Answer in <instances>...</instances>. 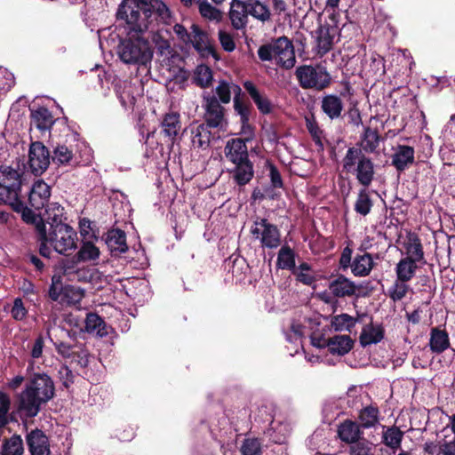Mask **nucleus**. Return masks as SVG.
Masks as SVG:
<instances>
[{
	"label": "nucleus",
	"mask_w": 455,
	"mask_h": 455,
	"mask_svg": "<svg viewBox=\"0 0 455 455\" xmlns=\"http://www.w3.org/2000/svg\"><path fill=\"white\" fill-rule=\"evenodd\" d=\"M116 16L118 21L124 22L127 31V37L118 44V57L125 64L147 67L151 63L154 52L142 35L160 24H170V8L162 0H122Z\"/></svg>",
	"instance_id": "1"
},
{
	"label": "nucleus",
	"mask_w": 455,
	"mask_h": 455,
	"mask_svg": "<svg viewBox=\"0 0 455 455\" xmlns=\"http://www.w3.org/2000/svg\"><path fill=\"white\" fill-rule=\"evenodd\" d=\"M55 391V384L51 376L45 372H34L20 395L19 410L24 411L28 418L36 417L42 405L54 398Z\"/></svg>",
	"instance_id": "2"
},
{
	"label": "nucleus",
	"mask_w": 455,
	"mask_h": 455,
	"mask_svg": "<svg viewBox=\"0 0 455 455\" xmlns=\"http://www.w3.org/2000/svg\"><path fill=\"white\" fill-rule=\"evenodd\" d=\"M257 53L261 61H274L285 70L291 69L296 64L293 43L286 36L272 38L261 44Z\"/></svg>",
	"instance_id": "3"
},
{
	"label": "nucleus",
	"mask_w": 455,
	"mask_h": 455,
	"mask_svg": "<svg viewBox=\"0 0 455 455\" xmlns=\"http://www.w3.org/2000/svg\"><path fill=\"white\" fill-rule=\"evenodd\" d=\"M342 171L352 174L357 182L368 188L375 180V164L371 157L361 153L359 148H347L342 159Z\"/></svg>",
	"instance_id": "4"
},
{
	"label": "nucleus",
	"mask_w": 455,
	"mask_h": 455,
	"mask_svg": "<svg viewBox=\"0 0 455 455\" xmlns=\"http://www.w3.org/2000/svg\"><path fill=\"white\" fill-rule=\"evenodd\" d=\"M340 16L339 12L333 10L332 12L329 14L328 20H325L324 24L320 25L316 31V42L317 54L319 56L323 57L328 53L332 49L334 43L339 41L340 37L347 38L344 32L347 27L353 26V23H349L348 25L344 23L340 27Z\"/></svg>",
	"instance_id": "5"
},
{
	"label": "nucleus",
	"mask_w": 455,
	"mask_h": 455,
	"mask_svg": "<svg viewBox=\"0 0 455 455\" xmlns=\"http://www.w3.org/2000/svg\"><path fill=\"white\" fill-rule=\"evenodd\" d=\"M63 208L58 206L50 223V244L53 246L54 250L60 254H67L68 250L76 248V233L69 225L62 222Z\"/></svg>",
	"instance_id": "6"
},
{
	"label": "nucleus",
	"mask_w": 455,
	"mask_h": 455,
	"mask_svg": "<svg viewBox=\"0 0 455 455\" xmlns=\"http://www.w3.org/2000/svg\"><path fill=\"white\" fill-rule=\"evenodd\" d=\"M295 76L302 89L323 91L331 84V76L326 68L318 65H301L296 68Z\"/></svg>",
	"instance_id": "7"
},
{
	"label": "nucleus",
	"mask_w": 455,
	"mask_h": 455,
	"mask_svg": "<svg viewBox=\"0 0 455 455\" xmlns=\"http://www.w3.org/2000/svg\"><path fill=\"white\" fill-rule=\"evenodd\" d=\"M250 233L254 240L259 242L263 249H276L281 245V231L266 218L256 217Z\"/></svg>",
	"instance_id": "8"
},
{
	"label": "nucleus",
	"mask_w": 455,
	"mask_h": 455,
	"mask_svg": "<svg viewBox=\"0 0 455 455\" xmlns=\"http://www.w3.org/2000/svg\"><path fill=\"white\" fill-rule=\"evenodd\" d=\"M21 175L11 166L0 168V204L16 199L21 188Z\"/></svg>",
	"instance_id": "9"
},
{
	"label": "nucleus",
	"mask_w": 455,
	"mask_h": 455,
	"mask_svg": "<svg viewBox=\"0 0 455 455\" xmlns=\"http://www.w3.org/2000/svg\"><path fill=\"white\" fill-rule=\"evenodd\" d=\"M51 153L41 141H31L28 149V168L35 176L42 175L49 167Z\"/></svg>",
	"instance_id": "10"
},
{
	"label": "nucleus",
	"mask_w": 455,
	"mask_h": 455,
	"mask_svg": "<svg viewBox=\"0 0 455 455\" xmlns=\"http://www.w3.org/2000/svg\"><path fill=\"white\" fill-rule=\"evenodd\" d=\"M203 107L204 108V124L206 127L221 128L227 123L225 119L226 109L216 96H204Z\"/></svg>",
	"instance_id": "11"
},
{
	"label": "nucleus",
	"mask_w": 455,
	"mask_h": 455,
	"mask_svg": "<svg viewBox=\"0 0 455 455\" xmlns=\"http://www.w3.org/2000/svg\"><path fill=\"white\" fill-rule=\"evenodd\" d=\"M191 38L189 43L192 44L195 50L203 58L212 56L216 60L220 59L215 46L209 42L207 32L204 31L197 24L191 26Z\"/></svg>",
	"instance_id": "12"
},
{
	"label": "nucleus",
	"mask_w": 455,
	"mask_h": 455,
	"mask_svg": "<svg viewBox=\"0 0 455 455\" xmlns=\"http://www.w3.org/2000/svg\"><path fill=\"white\" fill-rule=\"evenodd\" d=\"M243 87L261 115H271L275 111V106L273 101L268 98L267 93L264 91H261L252 81H244L243 83Z\"/></svg>",
	"instance_id": "13"
},
{
	"label": "nucleus",
	"mask_w": 455,
	"mask_h": 455,
	"mask_svg": "<svg viewBox=\"0 0 455 455\" xmlns=\"http://www.w3.org/2000/svg\"><path fill=\"white\" fill-rule=\"evenodd\" d=\"M26 443L31 455H51L49 437L39 428L27 434Z\"/></svg>",
	"instance_id": "14"
},
{
	"label": "nucleus",
	"mask_w": 455,
	"mask_h": 455,
	"mask_svg": "<svg viewBox=\"0 0 455 455\" xmlns=\"http://www.w3.org/2000/svg\"><path fill=\"white\" fill-rule=\"evenodd\" d=\"M381 140L383 139L377 129L365 126L360 135V140L355 146L348 148H359L363 155L374 154L377 152Z\"/></svg>",
	"instance_id": "15"
},
{
	"label": "nucleus",
	"mask_w": 455,
	"mask_h": 455,
	"mask_svg": "<svg viewBox=\"0 0 455 455\" xmlns=\"http://www.w3.org/2000/svg\"><path fill=\"white\" fill-rule=\"evenodd\" d=\"M51 196V187L43 180L36 181L28 194V203L35 210H41L47 205Z\"/></svg>",
	"instance_id": "16"
},
{
	"label": "nucleus",
	"mask_w": 455,
	"mask_h": 455,
	"mask_svg": "<svg viewBox=\"0 0 455 455\" xmlns=\"http://www.w3.org/2000/svg\"><path fill=\"white\" fill-rule=\"evenodd\" d=\"M233 164L234 167L228 170V172L234 183L240 188L249 184L254 177L253 163L250 159H247Z\"/></svg>",
	"instance_id": "17"
},
{
	"label": "nucleus",
	"mask_w": 455,
	"mask_h": 455,
	"mask_svg": "<svg viewBox=\"0 0 455 455\" xmlns=\"http://www.w3.org/2000/svg\"><path fill=\"white\" fill-rule=\"evenodd\" d=\"M56 119L52 113L45 107L30 109V129L36 128L40 132H50Z\"/></svg>",
	"instance_id": "18"
},
{
	"label": "nucleus",
	"mask_w": 455,
	"mask_h": 455,
	"mask_svg": "<svg viewBox=\"0 0 455 455\" xmlns=\"http://www.w3.org/2000/svg\"><path fill=\"white\" fill-rule=\"evenodd\" d=\"M248 140L249 139L243 140L241 138H236L231 139L227 142L224 152L227 159L230 163L235 164L237 162L250 159L248 148L246 145V141Z\"/></svg>",
	"instance_id": "19"
},
{
	"label": "nucleus",
	"mask_w": 455,
	"mask_h": 455,
	"mask_svg": "<svg viewBox=\"0 0 455 455\" xmlns=\"http://www.w3.org/2000/svg\"><path fill=\"white\" fill-rule=\"evenodd\" d=\"M414 148L408 145H397L392 155V165L397 172H403L415 162Z\"/></svg>",
	"instance_id": "20"
},
{
	"label": "nucleus",
	"mask_w": 455,
	"mask_h": 455,
	"mask_svg": "<svg viewBox=\"0 0 455 455\" xmlns=\"http://www.w3.org/2000/svg\"><path fill=\"white\" fill-rule=\"evenodd\" d=\"M337 435L341 442L349 444L362 438L363 431L357 421L347 419L339 424Z\"/></svg>",
	"instance_id": "21"
},
{
	"label": "nucleus",
	"mask_w": 455,
	"mask_h": 455,
	"mask_svg": "<svg viewBox=\"0 0 455 455\" xmlns=\"http://www.w3.org/2000/svg\"><path fill=\"white\" fill-rule=\"evenodd\" d=\"M105 243L113 256H119L128 251L126 234L119 228H113L105 234Z\"/></svg>",
	"instance_id": "22"
},
{
	"label": "nucleus",
	"mask_w": 455,
	"mask_h": 455,
	"mask_svg": "<svg viewBox=\"0 0 455 455\" xmlns=\"http://www.w3.org/2000/svg\"><path fill=\"white\" fill-rule=\"evenodd\" d=\"M329 289L335 298L352 297L355 294V283L342 274L330 282Z\"/></svg>",
	"instance_id": "23"
},
{
	"label": "nucleus",
	"mask_w": 455,
	"mask_h": 455,
	"mask_svg": "<svg viewBox=\"0 0 455 455\" xmlns=\"http://www.w3.org/2000/svg\"><path fill=\"white\" fill-rule=\"evenodd\" d=\"M162 133L174 144L181 130L180 115L177 112L167 113L161 121Z\"/></svg>",
	"instance_id": "24"
},
{
	"label": "nucleus",
	"mask_w": 455,
	"mask_h": 455,
	"mask_svg": "<svg viewBox=\"0 0 455 455\" xmlns=\"http://www.w3.org/2000/svg\"><path fill=\"white\" fill-rule=\"evenodd\" d=\"M228 17L232 27L235 30L245 28L248 23V13L245 3L243 0H232Z\"/></svg>",
	"instance_id": "25"
},
{
	"label": "nucleus",
	"mask_w": 455,
	"mask_h": 455,
	"mask_svg": "<svg viewBox=\"0 0 455 455\" xmlns=\"http://www.w3.org/2000/svg\"><path fill=\"white\" fill-rule=\"evenodd\" d=\"M109 330H112L108 326L104 319L95 312H89L86 314L84 319V328L81 331L87 333H96L100 337H106L109 333Z\"/></svg>",
	"instance_id": "26"
},
{
	"label": "nucleus",
	"mask_w": 455,
	"mask_h": 455,
	"mask_svg": "<svg viewBox=\"0 0 455 455\" xmlns=\"http://www.w3.org/2000/svg\"><path fill=\"white\" fill-rule=\"evenodd\" d=\"M321 109L331 120H334L341 117L344 104L339 96L327 94L321 100Z\"/></svg>",
	"instance_id": "27"
},
{
	"label": "nucleus",
	"mask_w": 455,
	"mask_h": 455,
	"mask_svg": "<svg viewBox=\"0 0 455 455\" xmlns=\"http://www.w3.org/2000/svg\"><path fill=\"white\" fill-rule=\"evenodd\" d=\"M403 246L407 255L405 258H410L417 263L426 262L421 240L416 233L410 232L407 235Z\"/></svg>",
	"instance_id": "28"
},
{
	"label": "nucleus",
	"mask_w": 455,
	"mask_h": 455,
	"mask_svg": "<svg viewBox=\"0 0 455 455\" xmlns=\"http://www.w3.org/2000/svg\"><path fill=\"white\" fill-rule=\"evenodd\" d=\"M382 428L381 443L395 453V451L401 449L404 432L396 426H383Z\"/></svg>",
	"instance_id": "29"
},
{
	"label": "nucleus",
	"mask_w": 455,
	"mask_h": 455,
	"mask_svg": "<svg viewBox=\"0 0 455 455\" xmlns=\"http://www.w3.org/2000/svg\"><path fill=\"white\" fill-rule=\"evenodd\" d=\"M385 330L381 324L374 325L372 323V317H371V323L366 324L360 335V343L363 347H366L371 344H377L384 339Z\"/></svg>",
	"instance_id": "30"
},
{
	"label": "nucleus",
	"mask_w": 455,
	"mask_h": 455,
	"mask_svg": "<svg viewBox=\"0 0 455 455\" xmlns=\"http://www.w3.org/2000/svg\"><path fill=\"white\" fill-rule=\"evenodd\" d=\"M374 267L373 258L371 253L365 252L362 255L357 254L351 265V271L355 276L365 277L370 275Z\"/></svg>",
	"instance_id": "31"
},
{
	"label": "nucleus",
	"mask_w": 455,
	"mask_h": 455,
	"mask_svg": "<svg viewBox=\"0 0 455 455\" xmlns=\"http://www.w3.org/2000/svg\"><path fill=\"white\" fill-rule=\"evenodd\" d=\"M244 3L248 16L251 15L262 23L271 20L272 13L269 6L266 3L260 0H245Z\"/></svg>",
	"instance_id": "32"
},
{
	"label": "nucleus",
	"mask_w": 455,
	"mask_h": 455,
	"mask_svg": "<svg viewBox=\"0 0 455 455\" xmlns=\"http://www.w3.org/2000/svg\"><path fill=\"white\" fill-rule=\"evenodd\" d=\"M429 347L433 353L441 354L450 347L449 334L444 329L434 327L430 331Z\"/></svg>",
	"instance_id": "33"
},
{
	"label": "nucleus",
	"mask_w": 455,
	"mask_h": 455,
	"mask_svg": "<svg viewBox=\"0 0 455 455\" xmlns=\"http://www.w3.org/2000/svg\"><path fill=\"white\" fill-rule=\"evenodd\" d=\"M380 411L377 405L370 404L359 411L358 424L363 429L375 427L379 423Z\"/></svg>",
	"instance_id": "34"
},
{
	"label": "nucleus",
	"mask_w": 455,
	"mask_h": 455,
	"mask_svg": "<svg viewBox=\"0 0 455 455\" xmlns=\"http://www.w3.org/2000/svg\"><path fill=\"white\" fill-rule=\"evenodd\" d=\"M329 351L332 355H344L354 347V340L348 335H335L327 342Z\"/></svg>",
	"instance_id": "35"
},
{
	"label": "nucleus",
	"mask_w": 455,
	"mask_h": 455,
	"mask_svg": "<svg viewBox=\"0 0 455 455\" xmlns=\"http://www.w3.org/2000/svg\"><path fill=\"white\" fill-rule=\"evenodd\" d=\"M24 451L23 439L20 435L14 434L2 440L1 455H23Z\"/></svg>",
	"instance_id": "36"
},
{
	"label": "nucleus",
	"mask_w": 455,
	"mask_h": 455,
	"mask_svg": "<svg viewBox=\"0 0 455 455\" xmlns=\"http://www.w3.org/2000/svg\"><path fill=\"white\" fill-rule=\"evenodd\" d=\"M296 252L288 244L283 245L277 254L276 266L278 268L293 272L296 269Z\"/></svg>",
	"instance_id": "37"
},
{
	"label": "nucleus",
	"mask_w": 455,
	"mask_h": 455,
	"mask_svg": "<svg viewBox=\"0 0 455 455\" xmlns=\"http://www.w3.org/2000/svg\"><path fill=\"white\" fill-rule=\"evenodd\" d=\"M417 269V262L410 258H403L395 266L396 278L408 283L414 277Z\"/></svg>",
	"instance_id": "38"
},
{
	"label": "nucleus",
	"mask_w": 455,
	"mask_h": 455,
	"mask_svg": "<svg viewBox=\"0 0 455 455\" xmlns=\"http://www.w3.org/2000/svg\"><path fill=\"white\" fill-rule=\"evenodd\" d=\"M233 108L235 112L240 117V124L243 130L251 129L250 124V117L252 107L250 102H246L243 99H233Z\"/></svg>",
	"instance_id": "39"
},
{
	"label": "nucleus",
	"mask_w": 455,
	"mask_h": 455,
	"mask_svg": "<svg viewBox=\"0 0 455 455\" xmlns=\"http://www.w3.org/2000/svg\"><path fill=\"white\" fill-rule=\"evenodd\" d=\"M36 240L39 243V253L41 256L49 259L52 253L51 248L48 246L50 243V235L46 229V224L44 220L36 223Z\"/></svg>",
	"instance_id": "40"
},
{
	"label": "nucleus",
	"mask_w": 455,
	"mask_h": 455,
	"mask_svg": "<svg viewBox=\"0 0 455 455\" xmlns=\"http://www.w3.org/2000/svg\"><path fill=\"white\" fill-rule=\"evenodd\" d=\"M73 151L64 144H58L51 154V161L57 165H72Z\"/></svg>",
	"instance_id": "41"
},
{
	"label": "nucleus",
	"mask_w": 455,
	"mask_h": 455,
	"mask_svg": "<svg viewBox=\"0 0 455 455\" xmlns=\"http://www.w3.org/2000/svg\"><path fill=\"white\" fill-rule=\"evenodd\" d=\"M373 206V202L370 196L367 188H363L359 190L357 198L355 202L354 209L356 213L366 216L368 215Z\"/></svg>",
	"instance_id": "42"
},
{
	"label": "nucleus",
	"mask_w": 455,
	"mask_h": 455,
	"mask_svg": "<svg viewBox=\"0 0 455 455\" xmlns=\"http://www.w3.org/2000/svg\"><path fill=\"white\" fill-rule=\"evenodd\" d=\"M359 318H354L347 313L336 315L331 317V325L336 331H347L351 332Z\"/></svg>",
	"instance_id": "43"
},
{
	"label": "nucleus",
	"mask_w": 455,
	"mask_h": 455,
	"mask_svg": "<svg viewBox=\"0 0 455 455\" xmlns=\"http://www.w3.org/2000/svg\"><path fill=\"white\" fill-rule=\"evenodd\" d=\"M198 12L200 15L209 20L220 22L223 18V12L212 5L207 0H197Z\"/></svg>",
	"instance_id": "44"
},
{
	"label": "nucleus",
	"mask_w": 455,
	"mask_h": 455,
	"mask_svg": "<svg viewBox=\"0 0 455 455\" xmlns=\"http://www.w3.org/2000/svg\"><path fill=\"white\" fill-rule=\"evenodd\" d=\"M194 83L201 88H208L212 84V72L206 65H199L195 71Z\"/></svg>",
	"instance_id": "45"
},
{
	"label": "nucleus",
	"mask_w": 455,
	"mask_h": 455,
	"mask_svg": "<svg viewBox=\"0 0 455 455\" xmlns=\"http://www.w3.org/2000/svg\"><path fill=\"white\" fill-rule=\"evenodd\" d=\"M207 128L204 124L197 126L192 139V143L195 147L205 149L210 146L212 134Z\"/></svg>",
	"instance_id": "46"
},
{
	"label": "nucleus",
	"mask_w": 455,
	"mask_h": 455,
	"mask_svg": "<svg viewBox=\"0 0 455 455\" xmlns=\"http://www.w3.org/2000/svg\"><path fill=\"white\" fill-rule=\"evenodd\" d=\"M100 250L92 242H85L76 253V257L78 261H88L98 259Z\"/></svg>",
	"instance_id": "47"
},
{
	"label": "nucleus",
	"mask_w": 455,
	"mask_h": 455,
	"mask_svg": "<svg viewBox=\"0 0 455 455\" xmlns=\"http://www.w3.org/2000/svg\"><path fill=\"white\" fill-rule=\"evenodd\" d=\"M410 290L407 282L400 281L398 278L394 282L393 285L388 289V297L394 301L402 300Z\"/></svg>",
	"instance_id": "48"
},
{
	"label": "nucleus",
	"mask_w": 455,
	"mask_h": 455,
	"mask_svg": "<svg viewBox=\"0 0 455 455\" xmlns=\"http://www.w3.org/2000/svg\"><path fill=\"white\" fill-rule=\"evenodd\" d=\"M372 443L363 436L355 443H350L348 448L349 455H371Z\"/></svg>",
	"instance_id": "49"
},
{
	"label": "nucleus",
	"mask_w": 455,
	"mask_h": 455,
	"mask_svg": "<svg viewBox=\"0 0 455 455\" xmlns=\"http://www.w3.org/2000/svg\"><path fill=\"white\" fill-rule=\"evenodd\" d=\"M76 289L72 285H65V286H54V284H51L48 290V296L52 301H58L60 297L63 295V298H68L69 295L75 294Z\"/></svg>",
	"instance_id": "50"
},
{
	"label": "nucleus",
	"mask_w": 455,
	"mask_h": 455,
	"mask_svg": "<svg viewBox=\"0 0 455 455\" xmlns=\"http://www.w3.org/2000/svg\"><path fill=\"white\" fill-rule=\"evenodd\" d=\"M11 408L9 395L0 391V428L5 427L9 423L8 414Z\"/></svg>",
	"instance_id": "51"
},
{
	"label": "nucleus",
	"mask_w": 455,
	"mask_h": 455,
	"mask_svg": "<svg viewBox=\"0 0 455 455\" xmlns=\"http://www.w3.org/2000/svg\"><path fill=\"white\" fill-rule=\"evenodd\" d=\"M156 44V53L164 59H168L172 52L170 42L164 39L159 33L153 37Z\"/></svg>",
	"instance_id": "52"
},
{
	"label": "nucleus",
	"mask_w": 455,
	"mask_h": 455,
	"mask_svg": "<svg viewBox=\"0 0 455 455\" xmlns=\"http://www.w3.org/2000/svg\"><path fill=\"white\" fill-rule=\"evenodd\" d=\"M215 95L217 99L219 100L220 103L222 104H228L231 101V91L229 88V82L226 80H220L219 82V84L216 86L215 90Z\"/></svg>",
	"instance_id": "53"
},
{
	"label": "nucleus",
	"mask_w": 455,
	"mask_h": 455,
	"mask_svg": "<svg viewBox=\"0 0 455 455\" xmlns=\"http://www.w3.org/2000/svg\"><path fill=\"white\" fill-rule=\"evenodd\" d=\"M241 452L243 455H260L261 443L258 438H247L243 441Z\"/></svg>",
	"instance_id": "54"
},
{
	"label": "nucleus",
	"mask_w": 455,
	"mask_h": 455,
	"mask_svg": "<svg viewBox=\"0 0 455 455\" xmlns=\"http://www.w3.org/2000/svg\"><path fill=\"white\" fill-rule=\"evenodd\" d=\"M77 347L79 349L73 350V355L69 359L76 362L81 368H86L89 364V352L84 345Z\"/></svg>",
	"instance_id": "55"
},
{
	"label": "nucleus",
	"mask_w": 455,
	"mask_h": 455,
	"mask_svg": "<svg viewBox=\"0 0 455 455\" xmlns=\"http://www.w3.org/2000/svg\"><path fill=\"white\" fill-rule=\"evenodd\" d=\"M267 167L269 170L271 186L274 188H282L283 187V181L277 167L270 161L267 162Z\"/></svg>",
	"instance_id": "56"
},
{
	"label": "nucleus",
	"mask_w": 455,
	"mask_h": 455,
	"mask_svg": "<svg viewBox=\"0 0 455 455\" xmlns=\"http://www.w3.org/2000/svg\"><path fill=\"white\" fill-rule=\"evenodd\" d=\"M12 317L16 321H22L28 315V310L24 307L23 301L20 298H16L13 301V306L11 309Z\"/></svg>",
	"instance_id": "57"
},
{
	"label": "nucleus",
	"mask_w": 455,
	"mask_h": 455,
	"mask_svg": "<svg viewBox=\"0 0 455 455\" xmlns=\"http://www.w3.org/2000/svg\"><path fill=\"white\" fill-rule=\"evenodd\" d=\"M218 37H219L220 45L224 51H226L228 52H231L235 49V43L234 40V36L231 34L226 32L224 30H219Z\"/></svg>",
	"instance_id": "58"
},
{
	"label": "nucleus",
	"mask_w": 455,
	"mask_h": 455,
	"mask_svg": "<svg viewBox=\"0 0 455 455\" xmlns=\"http://www.w3.org/2000/svg\"><path fill=\"white\" fill-rule=\"evenodd\" d=\"M375 287L371 281H363L360 283H355V294L356 298H366L372 294Z\"/></svg>",
	"instance_id": "59"
},
{
	"label": "nucleus",
	"mask_w": 455,
	"mask_h": 455,
	"mask_svg": "<svg viewBox=\"0 0 455 455\" xmlns=\"http://www.w3.org/2000/svg\"><path fill=\"white\" fill-rule=\"evenodd\" d=\"M352 253L353 250L347 245L341 252L339 259V268L342 271H347L352 265Z\"/></svg>",
	"instance_id": "60"
},
{
	"label": "nucleus",
	"mask_w": 455,
	"mask_h": 455,
	"mask_svg": "<svg viewBox=\"0 0 455 455\" xmlns=\"http://www.w3.org/2000/svg\"><path fill=\"white\" fill-rule=\"evenodd\" d=\"M62 385L65 388L68 389L75 382V375L68 366L63 365L59 371Z\"/></svg>",
	"instance_id": "61"
},
{
	"label": "nucleus",
	"mask_w": 455,
	"mask_h": 455,
	"mask_svg": "<svg viewBox=\"0 0 455 455\" xmlns=\"http://www.w3.org/2000/svg\"><path fill=\"white\" fill-rule=\"evenodd\" d=\"M55 349L57 353L61 355L63 358L69 359L73 355V350L76 346L70 345L64 341H58L54 343Z\"/></svg>",
	"instance_id": "62"
},
{
	"label": "nucleus",
	"mask_w": 455,
	"mask_h": 455,
	"mask_svg": "<svg viewBox=\"0 0 455 455\" xmlns=\"http://www.w3.org/2000/svg\"><path fill=\"white\" fill-rule=\"evenodd\" d=\"M44 347V339L42 334H39L36 339H35V342L31 348V357L34 359H38L42 357L43 355V349Z\"/></svg>",
	"instance_id": "63"
},
{
	"label": "nucleus",
	"mask_w": 455,
	"mask_h": 455,
	"mask_svg": "<svg viewBox=\"0 0 455 455\" xmlns=\"http://www.w3.org/2000/svg\"><path fill=\"white\" fill-rule=\"evenodd\" d=\"M441 455H455V437L441 442Z\"/></svg>",
	"instance_id": "64"
}]
</instances>
